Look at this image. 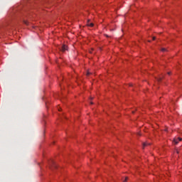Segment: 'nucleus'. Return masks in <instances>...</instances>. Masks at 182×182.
<instances>
[{
    "mask_svg": "<svg viewBox=\"0 0 182 182\" xmlns=\"http://www.w3.org/2000/svg\"><path fill=\"white\" fill-rule=\"evenodd\" d=\"M182 139L178 137V138H175L173 139V143H175V144H178L179 141H181Z\"/></svg>",
    "mask_w": 182,
    "mask_h": 182,
    "instance_id": "nucleus-1",
    "label": "nucleus"
},
{
    "mask_svg": "<svg viewBox=\"0 0 182 182\" xmlns=\"http://www.w3.org/2000/svg\"><path fill=\"white\" fill-rule=\"evenodd\" d=\"M61 50L62 52H65V50H68V46L66 45H63L61 46Z\"/></svg>",
    "mask_w": 182,
    "mask_h": 182,
    "instance_id": "nucleus-2",
    "label": "nucleus"
},
{
    "mask_svg": "<svg viewBox=\"0 0 182 182\" xmlns=\"http://www.w3.org/2000/svg\"><path fill=\"white\" fill-rule=\"evenodd\" d=\"M87 25V26H90L91 28H93L94 26L93 23H90V20H88Z\"/></svg>",
    "mask_w": 182,
    "mask_h": 182,
    "instance_id": "nucleus-3",
    "label": "nucleus"
},
{
    "mask_svg": "<svg viewBox=\"0 0 182 182\" xmlns=\"http://www.w3.org/2000/svg\"><path fill=\"white\" fill-rule=\"evenodd\" d=\"M146 146H150V144L149 143H147V142H144L143 144V147H146Z\"/></svg>",
    "mask_w": 182,
    "mask_h": 182,
    "instance_id": "nucleus-4",
    "label": "nucleus"
},
{
    "mask_svg": "<svg viewBox=\"0 0 182 182\" xmlns=\"http://www.w3.org/2000/svg\"><path fill=\"white\" fill-rule=\"evenodd\" d=\"M51 164H53V167L56 168V164H55V162L53 161H51Z\"/></svg>",
    "mask_w": 182,
    "mask_h": 182,
    "instance_id": "nucleus-5",
    "label": "nucleus"
},
{
    "mask_svg": "<svg viewBox=\"0 0 182 182\" xmlns=\"http://www.w3.org/2000/svg\"><path fill=\"white\" fill-rule=\"evenodd\" d=\"M23 23H25V25H29V22L26 21H23Z\"/></svg>",
    "mask_w": 182,
    "mask_h": 182,
    "instance_id": "nucleus-6",
    "label": "nucleus"
},
{
    "mask_svg": "<svg viewBox=\"0 0 182 182\" xmlns=\"http://www.w3.org/2000/svg\"><path fill=\"white\" fill-rule=\"evenodd\" d=\"M158 82H161V77L157 78Z\"/></svg>",
    "mask_w": 182,
    "mask_h": 182,
    "instance_id": "nucleus-7",
    "label": "nucleus"
},
{
    "mask_svg": "<svg viewBox=\"0 0 182 182\" xmlns=\"http://www.w3.org/2000/svg\"><path fill=\"white\" fill-rule=\"evenodd\" d=\"M166 48H162V49H161V51H162V52H166Z\"/></svg>",
    "mask_w": 182,
    "mask_h": 182,
    "instance_id": "nucleus-8",
    "label": "nucleus"
},
{
    "mask_svg": "<svg viewBox=\"0 0 182 182\" xmlns=\"http://www.w3.org/2000/svg\"><path fill=\"white\" fill-rule=\"evenodd\" d=\"M127 178H127V177H126V178H125V180H124L123 182H126V181H127Z\"/></svg>",
    "mask_w": 182,
    "mask_h": 182,
    "instance_id": "nucleus-9",
    "label": "nucleus"
},
{
    "mask_svg": "<svg viewBox=\"0 0 182 182\" xmlns=\"http://www.w3.org/2000/svg\"><path fill=\"white\" fill-rule=\"evenodd\" d=\"M90 75V73H87V76H89Z\"/></svg>",
    "mask_w": 182,
    "mask_h": 182,
    "instance_id": "nucleus-10",
    "label": "nucleus"
},
{
    "mask_svg": "<svg viewBox=\"0 0 182 182\" xmlns=\"http://www.w3.org/2000/svg\"><path fill=\"white\" fill-rule=\"evenodd\" d=\"M153 41H156V37H153Z\"/></svg>",
    "mask_w": 182,
    "mask_h": 182,
    "instance_id": "nucleus-11",
    "label": "nucleus"
},
{
    "mask_svg": "<svg viewBox=\"0 0 182 182\" xmlns=\"http://www.w3.org/2000/svg\"><path fill=\"white\" fill-rule=\"evenodd\" d=\"M168 75H170V73H168Z\"/></svg>",
    "mask_w": 182,
    "mask_h": 182,
    "instance_id": "nucleus-12",
    "label": "nucleus"
},
{
    "mask_svg": "<svg viewBox=\"0 0 182 182\" xmlns=\"http://www.w3.org/2000/svg\"><path fill=\"white\" fill-rule=\"evenodd\" d=\"M140 136V134H138Z\"/></svg>",
    "mask_w": 182,
    "mask_h": 182,
    "instance_id": "nucleus-13",
    "label": "nucleus"
}]
</instances>
